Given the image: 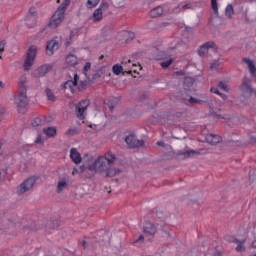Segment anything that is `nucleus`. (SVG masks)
Segmentation results:
<instances>
[{
    "instance_id": "1",
    "label": "nucleus",
    "mask_w": 256,
    "mask_h": 256,
    "mask_svg": "<svg viewBox=\"0 0 256 256\" xmlns=\"http://www.w3.org/2000/svg\"><path fill=\"white\" fill-rule=\"evenodd\" d=\"M114 161L115 154L112 152H108L105 156H99L96 159L93 156H86L84 158V167L94 173H103V171L107 170V165H111Z\"/></svg>"
},
{
    "instance_id": "2",
    "label": "nucleus",
    "mask_w": 256,
    "mask_h": 256,
    "mask_svg": "<svg viewBox=\"0 0 256 256\" xmlns=\"http://www.w3.org/2000/svg\"><path fill=\"white\" fill-rule=\"evenodd\" d=\"M18 91L14 96V103L17 107L18 113L24 115L27 113V107L29 105V99L27 98V76L22 75L18 81Z\"/></svg>"
},
{
    "instance_id": "3",
    "label": "nucleus",
    "mask_w": 256,
    "mask_h": 256,
    "mask_svg": "<svg viewBox=\"0 0 256 256\" xmlns=\"http://www.w3.org/2000/svg\"><path fill=\"white\" fill-rule=\"evenodd\" d=\"M69 5H71V0H64L61 3L48 24L50 29H57V26L63 23V19H65V11H67V7H69Z\"/></svg>"
},
{
    "instance_id": "4",
    "label": "nucleus",
    "mask_w": 256,
    "mask_h": 256,
    "mask_svg": "<svg viewBox=\"0 0 256 256\" xmlns=\"http://www.w3.org/2000/svg\"><path fill=\"white\" fill-rule=\"evenodd\" d=\"M35 57H37V46H30L24 61L25 71H31V68L35 63Z\"/></svg>"
},
{
    "instance_id": "5",
    "label": "nucleus",
    "mask_w": 256,
    "mask_h": 256,
    "mask_svg": "<svg viewBox=\"0 0 256 256\" xmlns=\"http://www.w3.org/2000/svg\"><path fill=\"white\" fill-rule=\"evenodd\" d=\"M89 100H82L75 106L76 117L83 121L87 115V107H89Z\"/></svg>"
},
{
    "instance_id": "6",
    "label": "nucleus",
    "mask_w": 256,
    "mask_h": 256,
    "mask_svg": "<svg viewBox=\"0 0 256 256\" xmlns=\"http://www.w3.org/2000/svg\"><path fill=\"white\" fill-rule=\"evenodd\" d=\"M36 181L37 179L33 176L26 179L22 184L17 187L16 193H18V195H23V193H27V191L33 189V185H35Z\"/></svg>"
},
{
    "instance_id": "7",
    "label": "nucleus",
    "mask_w": 256,
    "mask_h": 256,
    "mask_svg": "<svg viewBox=\"0 0 256 256\" xmlns=\"http://www.w3.org/2000/svg\"><path fill=\"white\" fill-rule=\"evenodd\" d=\"M26 25L30 29L37 25V9L35 7L29 9V15L26 17Z\"/></svg>"
},
{
    "instance_id": "8",
    "label": "nucleus",
    "mask_w": 256,
    "mask_h": 256,
    "mask_svg": "<svg viewBox=\"0 0 256 256\" xmlns=\"http://www.w3.org/2000/svg\"><path fill=\"white\" fill-rule=\"evenodd\" d=\"M125 142L127 143L128 147H130V149L143 147V145H145V142L143 140H137V137H135L134 134L127 136Z\"/></svg>"
},
{
    "instance_id": "9",
    "label": "nucleus",
    "mask_w": 256,
    "mask_h": 256,
    "mask_svg": "<svg viewBox=\"0 0 256 256\" xmlns=\"http://www.w3.org/2000/svg\"><path fill=\"white\" fill-rule=\"evenodd\" d=\"M209 49H212V51H215V42H206L204 45H202L199 49H198V55L200 57H203V55H205L206 53H209Z\"/></svg>"
},
{
    "instance_id": "10",
    "label": "nucleus",
    "mask_w": 256,
    "mask_h": 256,
    "mask_svg": "<svg viewBox=\"0 0 256 256\" xmlns=\"http://www.w3.org/2000/svg\"><path fill=\"white\" fill-rule=\"evenodd\" d=\"M78 81H79V75L75 73L74 80H68L64 83V89H69L71 93H75V87H77Z\"/></svg>"
},
{
    "instance_id": "11",
    "label": "nucleus",
    "mask_w": 256,
    "mask_h": 256,
    "mask_svg": "<svg viewBox=\"0 0 256 256\" xmlns=\"http://www.w3.org/2000/svg\"><path fill=\"white\" fill-rule=\"evenodd\" d=\"M241 89L244 95H253V88L251 87V80H249V78L245 77L243 79Z\"/></svg>"
},
{
    "instance_id": "12",
    "label": "nucleus",
    "mask_w": 256,
    "mask_h": 256,
    "mask_svg": "<svg viewBox=\"0 0 256 256\" xmlns=\"http://www.w3.org/2000/svg\"><path fill=\"white\" fill-rule=\"evenodd\" d=\"M59 49V42L57 40L52 39L46 45V53L47 55H53L55 51Z\"/></svg>"
},
{
    "instance_id": "13",
    "label": "nucleus",
    "mask_w": 256,
    "mask_h": 256,
    "mask_svg": "<svg viewBox=\"0 0 256 256\" xmlns=\"http://www.w3.org/2000/svg\"><path fill=\"white\" fill-rule=\"evenodd\" d=\"M70 159H72L73 163L79 165L83 158H81V154L77 151L76 148L70 149Z\"/></svg>"
},
{
    "instance_id": "14",
    "label": "nucleus",
    "mask_w": 256,
    "mask_h": 256,
    "mask_svg": "<svg viewBox=\"0 0 256 256\" xmlns=\"http://www.w3.org/2000/svg\"><path fill=\"white\" fill-rule=\"evenodd\" d=\"M52 69V66L51 65H42L41 67H39L37 70H36V76L37 77H45V75H47V73H49Z\"/></svg>"
},
{
    "instance_id": "15",
    "label": "nucleus",
    "mask_w": 256,
    "mask_h": 256,
    "mask_svg": "<svg viewBox=\"0 0 256 256\" xmlns=\"http://www.w3.org/2000/svg\"><path fill=\"white\" fill-rule=\"evenodd\" d=\"M143 231L146 235H155L157 233V227L151 222H146Z\"/></svg>"
},
{
    "instance_id": "16",
    "label": "nucleus",
    "mask_w": 256,
    "mask_h": 256,
    "mask_svg": "<svg viewBox=\"0 0 256 256\" xmlns=\"http://www.w3.org/2000/svg\"><path fill=\"white\" fill-rule=\"evenodd\" d=\"M42 125H45V117L43 116H37L31 121V126L33 129H37V127H42Z\"/></svg>"
},
{
    "instance_id": "17",
    "label": "nucleus",
    "mask_w": 256,
    "mask_h": 256,
    "mask_svg": "<svg viewBox=\"0 0 256 256\" xmlns=\"http://www.w3.org/2000/svg\"><path fill=\"white\" fill-rule=\"evenodd\" d=\"M206 141L209 145H217V143H221V136L209 134L206 136Z\"/></svg>"
},
{
    "instance_id": "18",
    "label": "nucleus",
    "mask_w": 256,
    "mask_h": 256,
    "mask_svg": "<svg viewBox=\"0 0 256 256\" xmlns=\"http://www.w3.org/2000/svg\"><path fill=\"white\" fill-rule=\"evenodd\" d=\"M244 63H246L248 65V69L252 75V77H256V67H255V63L253 62V60L249 59V58H243Z\"/></svg>"
},
{
    "instance_id": "19",
    "label": "nucleus",
    "mask_w": 256,
    "mask_h": 256,
    "mask_svg": "<svg viewBox=\"0 0 256 256\" xmlns=\"http://www.w3.org/2000/svg\"><path fill=\"white\" fill-rule=\"evenodd\" d=\"M67 189V178H61L57 184V193H63Z\"/></svg>"
},
{
    "instance_id": "20",
    "label": "nucleus",
    "mask_w": 256,
    "mask_h": 256,
    "mask_svg": "<svg viewBox=\"0 0 256 256\" xmlns=\"http://www.w3.org/2000/svg\"><path fill=\"white\" fill-rule=\"evenodd\" d=\"M103 173H106V177H115V175L121 173V170L110 168V165H107V168L103 171Z\"/></svg>"
},
{
    "instance_id": "21",
    "label": "nucleus",
    "mask_w": 256,
    "mask_h": 256,
    "mask_svg": "<svg viewBox=\"0 0 256 256\" xmlns=\"http://www.w3.org/2000/svg\"><path fill=\"white\" fill-rule=\"evenodd\" d=\"M161 15H163V7L161 6H157L150 11V17L152 18L161 17Z\"/></svg>"
},
{
    "instance_id": "22",
    "label": "nucleus",
    "mask_w": 256,
    "mask_h": 256,
    "mask_svg": "<svg viewBox=\"0 0 256 256\" xmlns=\"http://www.w3.org/2000/svg\"><path fill=\"white\" fill-rule=\"evenodd\" d=\"M195 83V80L191 77H185L184 78V89H186V91H191V87H193Z\"/></svg>"
},
{
    "instance_id": "23",
    "label": "nucleus",
    "mask_w": 256,
    "mask_h": 256,
    "mask_svg": "<svg viewBox=\"0 0 256 256\" xmlns=\"http://www.w3.org/2000/svg\"><path fill=\"white\" fill-rule=\"evenodd\" d=\"M66 63H67V65H70V67H75V65H77V63H78L77 56H75L73 54H69L66 57Z\"/></svg>"
},
{
    "instance_id": "24",
    "label": "nucleus",
    "mask_w": 256,
    "mask_h": 256,
    "mask_svg": "<svg viewBox=\"0 0 256 256\" xmlns=\"http://www.w3.org/2000/svg\"><path fill=\"white\" fill-rule=\"evenodd\" d=\"M116 103H119V98H110L109 100L105 101V104L109 107L110 111H113V109H115Z\"/></svg>"
},
{
    "instance_id": "25",
    "label": "nucleus",
    "mask_w": 256,
    "mask_h": 256,
    "mask_svg": "<svg viewBox=\"0 0 256 256\" xmlns=\"http://www.w3.org/2000/svg\"><path fill=\"white\" fill-rule=\"evenodd\" d=\"M93 19L94 22L101 21V19H103V10L101 8H98L94 11Z\"/></svg>"
},
{
    "instance_id": "26",
    "label": "nucleus",
    "mask_w": 256,
    "mask_h": 256,
    "mask_svg": "<svg viewBox=\"0 0 256 256\" xmlns=\"http://www.w3.org/2000/svg\"><path fill=\"white\" fill-rule=\"evenodd\" d=\"M46 137H55L57 135V129L55 127H48L44 129Z\"/></svg>"
},
{
    "instance_id": "27",
    "label": "nucleus",
    "mask_w": 256,
    "mask_h": 256,
    "mask_svg": "<svg viewBox=\"0 0 256 256\" xmlns=\"http://www.w3.org/2000/svg\"><path fill=\"white\" fill-rule=\"evenodd\" d=\"M234 13H235V10L233 9V5H231V4L227 5L226 10H225L226 17H229L231 19V17H233Z\"/></svg>"
},
{
    "instance_id": "28",
    "label": "nucleus",
    "mask_w": 256,
    "mask_h": 256,
    "mask_svg": "<svg viewBox=\"0 0 256 256\" xmlns=\"http://www.w3.org/2000/svg\"><path fill=\"white\" fill-rule=\"evenodd\" d=\"M114 75H121L123 73V66L121 64H116L112 67Z\"/></svg>"
},
{
    "instance_id": "29",
    "label": "nucleus",
    "mask_w": 256,
    "mask_h": 256,
    "mask_svg": "<svg viewBox=\"0 0 256 256\" xmlns=\"http://www.w3.org/2000/svg\"><path fill=\"white\" fill-rule=\"evenodd\" d=\"M99 1L100 0H87L86 6L88 9H93V7H97V5H99Z\"/></svg>"
},
{
    "instance_id": "30",
    "label": "nucleus",
    "mask_w": 256,
    "mask_h": 256,
    "mask_svg": "<svg viewBox=\"0 0 256 256\" xmlns=\"http://www.w3.org/2000/svg\"><path fill=\"white\" fill-rule=\"evenodd\" d=\"M45 93L48 101H55V94L53 93V91H51V89L47 88Z\"/></svg>"
},
{
    "instance_id": "31",
    "label": "nucleus",
    "mask_w": 256,
    "mask_h": 256,
    "mask_svg": "<svg viewBox=\"0 0 256 256\" xmlns=\"http://www.w3.org/2000/svg\"><path fill=\"white\" fill-rule=\"evenodd\" d=\"M210 91H211V93H215V95H219L223 99V101H225V99L227 98V96H225L224 94L219 92V88H217V87H212L210 89Z\"/></svg>"
},
{
    "instance_id": "32",
    "label": "nucleus",
    "mask_w": 256,
    "mask_h": 256,
    "mask_svg": "<svg viewBox=\"0 0 256 256\" xmlns=\"http://www.w3.org/2000/svg\"><path fill=\"white\" fill-rule=\"evenodd\" d=\"M144 241H145V237L143 236V234H140V236L134 239L132 243L134 245H143Z\"/></svg>"
},
{
    "instance_id": "33",
    "label": "nucleus",
    "mask_w": 256,
    "mask_h": 256,
    "mask_svg": "<svg viewBox=\"0 0 256 256\" xmlns=\"http://www.w3.org/2000/svg\"><path fill=\"white\" fill-rule=\"evenodd\" d=\"M236 243H237L236 251H238V253H243V251H245L244 242L236 240Z\"/></svg>"
},
{
    "instance_id": "34",
    "label": "nucleus",
    "mask_w": 256,
    "mask_h": 256,
    "mask_svg": "<svg viewBox=\"0 0 256 256\" xmlns=\"http://www.w3.org/2000/svg\"><path fill=\"white\" fill-rule=\"evenodd\" d=\"M128 67H137V69L133 70L134 73H138V71H141L143 69L140 64L137 66V64H133L131 60H128Z\"/></svg>"
},
{
    "instance_id": "35",
    "label": "nucleus",
    "mask_w": 256,
    "mask_h": 256,
    "mask_svg": "<svg viewBox=\"0 0 256 256\" xmlns=\"http://www.w3.org/2000/svg\"><path fill=\"white\" fill-rule=\"evenodd\" d=\"M5 177H7V169H0V185L5 181Z\"/></svg>"
},
{
    "instance_id": "36",
    "label": "nucleus",
    "mask_w": 256,
    "mask_h": 256,
    "mask_svg": "<svg viewBox=\"0 0 256 256\" xmlns=\"http://www.w3.org/2000/svg\"><path fill=\"white\" fill-rule=\"evenodd\" d=\"M165 27H169V22H160V23L156 24L155 29L157 31H159L160 29H163Z\"/></svg>"
},
{
    "instance_id": "37",
    "label": "nucleus",
    "mask_w": 256,
    "mask_h": 256,
    "mask_svg": "<svg viewBox=\"0 0 256 256\" xmlns=\"http://www.w3.org/2000/svg\"><path fill=\"white\" fill-rule=\"evenodd\" d=\"M173 63V59H169L163 62H160V65L163 69H167Z\"/></svg>"
},
{
    "instance_id": "38",
    "label": "nucleus",
    "mask_w": 256,
    "mask_h": 256,
    "mask_svg": "<svg viewBox=\"0 0 256 256\" xmlns=\"http://www.w3.org/2000/svg\"><path fill=\"white\" fill-rule=\"evenodd\" d=\"M78 85V90L83 91L87 89V81H80Z\"/></svg>"
},
{
    "instance_id": "39",
    "label": "nucleus",
    "mask_w": 256,
    "mask_h": 256,
    "mask_svg": "<svg viewBox=\"0 0 256 256\" xmlns=\"http://www.w3.org/2000/svg\"><path fill=\"white\" fill-rule=\"evenodd\" d=\"M211 7L214 13H219V7L217 6V0H211Z\"/></svg>"
},
{
    "instance_id": "40",
    "label": "nucleus",
    "mask_w": 256,
    "mask_h": 256,
    "mask_svg": "<svg viewBox=\"0 0 256 256\" xmlns=\"http://www.w3.org/2000/svg\"><path fill=\"white\" fill-rule=\"evenodd\" d=\"M191 155H199V153L195 150H187L184 152V157H191Z\"/></svg>"
},
{
    "instance_id": "41",
    "label": "nucleus",
    "mask_w": 256,
    "mask_h": 256,
    "mask_svg": "<svg viewBox=\"0 0 256 256\" xmlns=\"http://www.w3.org/2000/svg\"><path fill=\"white\" fill-rule=\"evenodd\" d=\"M34 143L36 145H43V137L41 135H38L37 138L35 139Z\"/></svg>"
},
{
    "instance_id": "42",
    "label": "nucleus",
    "mask_w": 256,
    "mask_h": 256,
    "mask_svg": "<svg viewBox=\"0 0 256 256\" xmlns=\"http://www.w3.org/2000/svg\"><path fill=\"white\" fill-rule=\"evenodd\" d=\"M218 87L222 91H227V84L225 82H223V81L219 82Z\"/></svg>"
},
{
    "instance_id": "43",
    "label": "nucleus",
    "mask_w": 256,
    "mask_h": 256,
    "mask_svg": "<svg viewBox=\"0 0 256 256\" xmlns=\"http://www.w3.org/2000/svg\"><path fill=\"white\" fill-rule=\"evenodd\" d=\"M189 103H190V105H196V103H201V101H199L196 98L190 97L189 98Z\"/></svg>"
},
{
    "instance_id": "44",
    "label": "nucleus",
    "mask_w": 256,
    "mask_h": 256,
    "mask_svg": "<svg viewBox=\"0 0 256 256\" xmlns=\"http://www.w3.org/2000/svg\"><path fill=\"white\" fill-rule=\"evenodd\" d=\"M89 69H91V62H87L84 66V73L87 74V71H89Z\"/></svg>"
},
{
    "instance_id": "45",
    "label": "nucleus",
    "mask_w": 256,
    "mask_h": 256,
    "mask_svg": "<svg viewBox=\"0 0 256 256\" xmlns=\"http://www.w3.org/2000/svg\"><path fill=\"white\" fill-rule=\"evenodd\" d=\"M157 145H158L159 147H165V142H163V141H158V142H157Z\"/></svg>"
},
{
    "instance_id": "46",
    "label": "nucleus",
    "mask_w": 256,
    "mask_h": 256,
    "mask_svg": "<svg viewBox=\"0 0 256 256\" xmlns=\"http://www.w3.org/2000/svg\"><path fill=\"white\" fill-rule=\"evenodd\" d=\"M129 37H130V39H135V34L133 32H130Z\"/></svg>"
},
{
    "instance_id": "47",
    "label": "nucleus",
    "mask_w": 256,
    "mask_h": 256,
    "mask_svg": "<svg viewBox=\"0 0 256 256\" xmlns=\"http://www.w3.org/2000/svg\"><path fill=\"white\" fill-rule=\"evenodd\" d=\"M3 119V108H0V121Z\"/></svg>"
},
{
    "instance_id": "48",
    "label": "nucleus",
    "mask_w": 256,
    "mask_h": 256,
    "mask_svg": "<svg viewBox=\"0 0 256 256\" xmlns=\"http://www.w3.org/2000/svg\"><path fill=\"white\" fill-rule=\"evenodd\" d=\"M9 227H17V224H15L13 222H9Z\"/></svg>"
},
{
    "instance_id": "49",
    "label": "nucleus",
    "mask_w": 256,
    "mask_h": 256,
    "mask_svg": "<svg viewBox=\"0 0 256 256\" xmlns=\"http://www.w3.org/2000/svg\"><path fill=\"white\" fill-rule=\"evenodd\" d=\"M176 75H185V72H183V71H178V72H176Z\"/></svg>"
},
{
    "instance_id": "50",
    "label": "nucleus",
    "mask_w": 256,
    "mask_h": 256,
    "mask_svg": "<svg viewBox=\"0 0 256 256\" xmlns=\"http://www.w3.org/2000/svg\"><path fill=\"white\" fill-rule=\"evenodd\" d=\"M0 87H1V89H3V87H5V84L3 83V81H0Z\"/></svg>"
},
{
    "instance_id": "51",
    "label": "nucleus",
    "mask_w": 256,
    "mask_h": 256,
    "mask_svg": "<svg viewBox=\"0 0 256 256\" xmlns=\"http://www.w3.org/2000/svg\"><path fill=\"white\" fill-rule=\"evenodd\" d=\"M82 246H83V247H87V241H83V242H82Z\"/></svg>"
},
{
    "instance_id": "52",
    "label": "nucleus",
    "mask_w": 256,
    "mask_h": 256,
    "mask_svg": "<svg viewBox=\"0 0 256 256\" xmlns=\"http://www.w3.org/2000/svg\"><path fill=\"white\" fill-rule=\"evenodd\" d=\"M252 247L256 248V240L252 242Z\"/></svg>"
},
{
    "instance_id": "53",
    "label": "nucleus",
    "mask_w": 256,
    "mask_h": 256,
    "mask_svg": "<svg viewBox=\"0 0 256 256\" xmlns=\"http://www.w3.org/2000/svg\"><path fill=\"white\" fill-rule=\"evenodd\" d=\"M69 45H71V42L67 41L66 46L69 47Z\"/></svg>"
},
{
    "instance_id": "54",
    "label": "nucleus",
    "mask_w": 256,
    "mask_h": 256,
    "mask_svg": "<svg viewBox=\"0 0 256 256\" xmlns=\"http://www.w3.org/2000/svg\"><path fill=\"white\" fill-rule=\"evenodd\" d=\"M75 173H77V169L73 170L72 175H75Z\"/></svg>"
},
{
    "instance_id": "55",
    "label": "nucleus",
    "mask_w": 256,
    "mask_h": 256,
    "mask_svg": "<svg viewBox=\"0 0 256 256\" xmlns=\"http://www.w3.org/2000/svg\"><path fill=\"white\" fill-rule=\"evenodd\" d=\"M3 153V151L1 150V143H0V155Z\"/></svg>"
},
{
    "instance_id": "56",
    "label": "nucleus",
    "mask_w": 256,
    "mask_h": 256,
    "mask_svg": "<svg viewBox=\"0 0 256 256\" xmlns=\"http://www.w3.org/2000/svg\"><path fill=\"white\" fill-rule=\"evenodd\" d=\"M133 70H128L126 73H131Z\"/></svg>"
},
{
    "instance_id": "57",
    "label": "nucleus",
    "mask_w": 256,
    "mask_h": 256,
    "mask_svg": "<svg viewBox=\"0 0 256 256\" xmlns=\"http://www.w3.org/2000/svg\"><path fill=\"white\" fill-rule=\"evenodd\" d=\"M72 37H73V33L70 34V38H72Z\"/></svg>"
},
{
    "instance_id": "58",
    "label": "nucleus",
    "mask_w": 256,
    "mask_h": 256,
    "mask_svg": "<svg viewBox=\"0 0 256 256\" xmlns=\"http://www.w3.org/2000/svg\"><path fill=\"white\" fill-rule=\"evenodd\" d=\"M57 3H61V0H57Z\"/></svg>"
},
{
    "instance_id": "59",
    "label": "nucleus",
    "mask_w": 256,
    "mask_h": 256,
    "mask_svg": "<svg viewBox=\"0 0 256 256\" xmlns=\"http://www.w3.org/2000/svg\"><path fill=\"white\" fill-rule=\"evenodd\" d=\"M211 69H213V65H211Z\"/></svg>"
},
{
    "instance_id": "60",
    "label": "nucleus",
    "mask_w": 256,
    "mask_h": 256,
    "mask_svg": "<svg viewBox=\"0 0 256 256\" xmlns=\"http://www.w3.org/2000/svg\"><path fill=\"white\" fill-rule=\"evenodd\" d=\"M184 7H187V5H184Z\"/></svg>"
}]
</instances>
